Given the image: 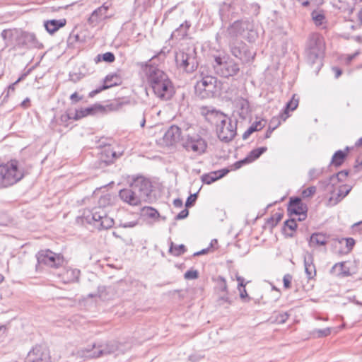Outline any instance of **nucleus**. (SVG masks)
<instances>
[{
	"label": "nucleus",
	"mask_w": 362,
	"mask_h": 362,
	"mask_svg": "<svg viewBox=\"0 0 362 362\" xmlns=\"http://www.w3.org/2000/svg\"><path fill=\"white\" fill-rule=\"evenodd\" d=\"M296 95H293L291 99L286 104L284 112L281 113L280 117L284 120L288 117V111L295 110L298 105V98H296Z\"/></svg>",
	"instance_id": "32"
},
{
	"label": "nucleus",
	"mask_w": 362,
	"mask_h": 362,
	"mask_svg": "<svg viewBox=\"0 0 362 362\" xmlns=\"http://www.w3.org/2000/svg\"><path fill=\"white\" fill-rule=\"evenodd\" d=\"M325 49L322 36L314 33L309 35L305 49V58L306 62L317 74L322 68V58Z\"/></svg>",
	"instance_id": "2"
},
{
	"label": "nucleus",
	"mask_w": 362,
	"mask_h": 362,
	"mask_svg": "<svg viewBox=\"0 0 362 362\" xmlns=\"http://www.w3.org/2000/svg\"><path fill=\"white\" fill-rule=\"evenodd\" d=\"M287 211L289 216H298L299 221L307 218L308 206L298 197H291L288 204Z\"/></svg>",
	"instance_id": "11"
},
{
	"label": "nucleus",
	"mask_w": 362,
	"mask_h": 362,
	"mask_svg": "<svg viewBox=\"0 0 362 362\" xmlns=\"http://www.w3.org/2000/svg\"><path fill=\"white\" fill-rule=\"evenodd\" d=\"M201 179L204 184L210 185L218 180V177H217V173L215 171H212L209 173L202 175Z\"/></svg>",
	"instance_id": "40"
},
{
	"label": "nucleus",
	"mask_w": 362,
	"mask_h": 362,
	"mask_svg": "<svg viewBox=\"0 0 362 362\" xmlns=\"http://www.w3.org/2000/svg\"><path fill=\"white\" fill-rule=\"evenodd\" d=\"M342 240L346 241V245L348 249V251H351L355 245L354 239L352 238H343Z\"/></svg>",
	"instance_id": "55"
},
{
	"label": "nucleus",
	"mask_w": 362,
	"mask_h": 362,
	"mask_svg": "<svg viewBox=\"0 0 362 362\" xmlns=\"http://www.w3.org/2000/svg\"><path fill=\"white\" fill-rule=\"evenodd\" d=\"M288 314L286 312L279 313L276 315L275 320L279 324H283L288 320Z\"/></svg>",
	"instance_id": "53"
},
{
	"label": "nucleus",
	"mask_w": 362,
	"mask_h": 362,
	"mask_svg": "<svg viewBox=\"0 0 362 362\" xmlns=\"http://www.w3.org/2000/svg\"><path fill=\"white\" fill-rule=\"evenodd\" d=\"M104 110V107L99 104H95L86 108L76 110L74 112V120H78L88 115H95L97 112H103Z\"/></svg>",
	"instance_id": "25"
},
{
	"label": "nucleus",
	"mask_w": 362,
	"mask_h": 362,
	"mask_svg": "<svg viewBox=\"0 0 362 362\" xmlns=\"http://www.w3.org/2000/svg\"><path fill=\"white\" fill-rule=\"evenodd\" d=\"M109 8H110V6L107 5L106 3H105L101 6L95 9L92 12L89 18L88 19V23L95 25L100 21L107 18V12L108 11Z\"/></svg>",
	"instance_id": "24"
},
{
	"label": "nucleus",
	"mask_w": 362,
	"mask_h": 362,
	"mask_svg": "<svg viewBox=\"0 0 362 362\" xmlns=\"http://www.w3.org/2000/svg\"><path fill=\"white\" fill-rule=\"evenodd\" d=\"M186 252V247L183 244L175 245L172 242L169 249V252L175 256H180Z\"/></svg>",
	"instance_id": "39"
},
{
	"label": "nucleus",
	"mask_w": 362,
	"mask_h": 362,
	"mask_svg": "<svg viewBox=\"0 0 362 362\" xmlns=\"http://www.w3.org/2000/svg\"><path fill=\"white\" fill-rule=\"evenodd\" d=\"M137 225L136 221H129V222H124L122 223L120 226L122 228H133Z\"/></svg>",
	"instance_id": "63"
},
{
	"label": "nucleus",
	"mask_w": 362,
	"mask_h": 362,
	"mask_svg": "<svg viewBox=\"0 0 362 362\" xmlns=\"http://www.w3.org/2000/svg\"><path fill=\"white\" fill-rule=\"evenodd\" d=\"M267 148L265 146L255 148L246 156V160H247L249 163H250L259 158L264 152L267 151Z\"/></svg>",
	"instance_id": "35"
},
{
	"label": "nucleus",
	"mask_w": 362,
	"mask_h": 362,
	"mask_svg": "<svg viewBox=\"0 0 362 362\" xmlns=\"http://www.w3.org/2000/svg\"><path fill=\"white\" fill-rule=\"evenodd\" d=\"M152 89L158 98L165 101L170 100L175 93L174 87L169 78L154 86Z\"/></svg>",
	"instance_id": "12"
},
{
	"label": "nucleus",
	"mask_w": 362,
	"mask_h": 362,
	"mask_svg": "<svg viewBox=\"0 0 362 362\" xmlns=\"http://www.w3.org/2000/svg\"><path fill=\"white\" fill-rule=\"evenodd\" d=\"M95 60L96 62H99L101 60H103L107 63H112V62H115V57L112 52H107L103 54L97 55Z\"/></svg>",
	"instance_id": "42"
},
{
	"label": "nucleus",
	"mask_w": 362,
	"mask_h": 362,
	"mask_svg": "<svg viewBox=\"0 0 362 362\" xmlns=\"http://www.w3.org/2000/svg\"><path fill=\"white\" fill-rule=\"evenodd\" d=\"M216 281H217V285H218V290L221 292L227 293V291H228V286H227V283H226V279L224 277L221 276H218L217 277Z\"/></svg>",
	"instance_id": "44"
},
{
	"label": "nucleus",
	"mask_w": 362,
	"mask_h": 362,
	"mask_svg": "<svg viewBox=\"0 0 362 362\" xmlns=\"http://www.w3.org/2000/svg\"><path fill=\"white\" fill-rule=\"evenodd\" d=\"M119 343L117 341H109L105 344H93L92 348L86 349L87 353H90L88 356L90 358H100L101 356L113 354L119 349Z\"/></svg>",
	"instance_id": "9"
},
{
	"label": "nucleus",
	"mask_w": 362,
	"mask_h": 362,
	"mask_svg": "<svg viewBox=\"0 0 362 362\" xmlns=\"http://www.w3.org/2000/svg\"><path fill=\"white\" fill-rule=\"evenodd\" d=\"M345 150V151L341 150L337 151L332 156L331 164L335 167L341 166L347 156V152L349 148L346 147Z\"/></svg>",
	"instance_id": "31"
},
{
	"label": "nucleus",
	"mask_w": 362,
	"mask_h": 362,
	"mask_svg": "<svg viewBox=\"0 0 362 362\" xmlns=\"http://www.w3.org/2000/svg\"><path fill=\"white\" fill-rule=\"evenodd\" d=\"M323 173V169L312 168L308 172V176L310 180H315L319 177Z\"/></svg>",
	"instance_id": "48"
},
{
	"label": "nucleus",
	"mask_w": 362,
	"mask_h": 362,
	"mask_svg": "<svg viewBox=\"0 0 362 362\" xmlns=\"http://www.w3.org/2000/svg\"><path fill=\"white\" fill-rule=\"evenodd\" d=\"M318 337H327L330 334L331 329L329 328H325L322 329H318L317 331Z\"/></svg>",
	"instance_id": "58"
},
{
	"label": "nucleus",
	"mask_w": 362,
	"mask_h": 362,
	"mask_svg": "<svg viewBox=\"0 0 362 362\" xmlns=\"http://www.w3.org/2000/svg\"><path fill=\"white\" fill-rule=\"evenodd\" d=\"M351 187L347 185H341L339 187L338 189V192L337 193V197H335V202L337 204L339 201H341L344 197H345L351 191Z\"/></svg>",
	"instance_id": "38"
},
{
	"label": "nucleus",
	"mask_w": 362,
	"mask_h": 362,
	"mask_svg": "<svg viewBox=\"0 0 362 362\" xmlns=\"http://www.w3.org/2000/svg\"><path fill=\"white\" fill-rule=\"evenodd\" d=\"M122 81L119 76L117 74H108L105 76V78L103 80V85L100 86L99 88L92 90L89 93V97L93 98L98 93H100L101 91L108 89L111 87L118 86L121 84Z\"/></svg>",
	"instance_id": "17"
},
{
	"label": "nucleus",
	"mask_w": 362,
	"mask_h": 362,
	"mask_svg": "<svg viewBox=\"0 0 362 362\" xmlns=\"http://www.w3.org/2000/svg\"><path fill=\"white\" fill-rule=\"evenodd\" d=\"M266 124V121L259 120L255 122L243 134V139L246 140L255 132L262 129Z\"/></svg>",
	"instance_id": "34"
},
{
	"label": "nucleus",
	"mask_w": 362,
	"mask_h": 362,
	"mask_svg": "<svg viewBox=\"0 0 362 362\" xmlns=\"http://www.w3.org/2000/svg\"><path fill=\"white\" fill-rule=\"evenodd\" d=\"M177 66L187 73L194 72L198 67L196 48L188 47L177 52L175 55Z\"/></svg>",
	"instance_id": "5"
},
{
	"label": "nucleus",
	"mask_w": 362,
	"mask_h": 362,
	"mask_svg": "<svg viewBox=\"0 0 362 362\" xmlns=\"http://www.w3.org/2000/svg\"><path fill=\"white\" fill-rule=\"evenodd\" d=\"M275 222L273 223V225H277L278 223L283 218V214L282 213H275L274 215L272 216Z\"/></svg>",
	"instance_id": "64"
},
{
	"label": "nucleus",
	"mask_w": 362,
	"mask_h": 362,
	"mask_svg": "<svg viewBox=\"0 0 362 362\" xmlns=\"http://www.w3.org/2000/svg\"><path fill=\"white\" fill-rule=\"evenodd\" d=\"M70 119L74 120V112H66L64 114L62 115L60 117V121L62 124H64V126L67 127L68 124H66L68 121Z\"/></svg>",
	"instance_id": "47"
},
{
	"label": "nucleus",
	"mask_w": 362,
	"mask_h": 362,
	"mask_svg": "<svg viewBox=\"0 0 362 362\" xmlns=\"http://www.w3.org/2000/svg\"><path fill=\"white\" fill-rule=\"evenodd\" d=\"M349 175L348 170H341L339 173L332 175L329 178L325 180V181L321 182L322 184L325 185V189L327 192H331L332 194H334L333 189L334 186L339 182L343 181V180L346 177Z\"/></svg>",
	"instance_id": "22"
},
{
	"label": "nucleus",
	"mask_w": 362,
	"mask_h": 362,
	"mask_svg": "<svg viewBox=\"0 0 362 362\" xmlns=\"http://www.w3.org/2000/svg\"><path fill=\"white\" fill-rule=\"evenodd\" d=\"M223 83L216 78V81L209 83L198 96L202 99L216 97L221 94Z\"/></svg>",
	"instance_id": "18"
},
{
	"label": "nucleus",
	"mask_w": 362,
	"mask_h": 362,
	"mask_svg": "<svg viewBox=\"0 0 362 362\" xmlns=\"http://www.w3.org/2000/svg\"><path fill=\"white\" fill-rule=\"evenodd\" d=\"M117 158V153L110 146L105 147L101 151L100 153L98 158V167H106L107 165L112 163Z\"/></svg>",
	"instance_id": "20"
},
{
	"label": "nucleus",
	"mask_w": 362,
	"mask_h": 362,
	"mask_svg": "<svg viewBox=\"0 0 362 362\" xmlns=\"http://www.w3.org/2000/svg\"><path fill=\"white\" fill-rule=\"evenodd\" d=\"M24 76L25 75H22L14 83H13L8 87L7 95L15 90V86L23 78Z\"/></svg>",
	"instance_id": "57"
},
{
	"label": "nucleus",
	"mask_w": 362,
	"mask_h": 362,
	"mask_svg": "<svg viewBox=\"0 0 362 362\" xmlns=\"http://www.w3.org/2000/svg\"><path fill=\"white\" fill-rule=\"evenodd\" d=\"M241 108H242V112L240 113V116L243 118V119H245V112H244V110L245 109L246 110H247L248 109V103L247 100H243L242 103H241ZM247 112V111H245Z\"/></svg>",
	"instance_id": "61"
},
{
	"label": "nucleus",
	"mask_w": 362,
	"mask_h": 362,
	"mask_svg": "<svg viewBox=\"0 0 362 362\" xmlns=\"http://www.w3.org/2000/svg\"><path fill=\"white\" fill-rule=\"evenodd\" d=\"M106 212L101 207H94L91 210H88L83 213V218L89 224H93L95 227L96 223L100 222Z\"/></svg>",
	"instance_id": "19"
},
{
	"label": "nucleus",
	"mask_w": 362,
	"mask_h": 362,
	"mask_svg": "<svg viewBox=\"0 0 362 362\" xmlns=\"http://www.w3.org/2000/svg\"><path fill=\"white\" fill-rule=\"evenodd\" d=\"M105 286H99L98 289V293L95 294L90 293L88 295V297L93 298L95 296H99L100 298H103V292L105 291Z\"/></svg>",
	"instance_id": "60"
},
{
	"label": "nucleus",
	"mask_w": 362,
	"mask_h": 362,
	"mask_svg": "<svg viewBox=\"0 0 362 362\" xmlns=\"http://www.w3.org/2000/svg\"><path fill=\"white\" fill-rule=\"evenodd\" d=\"M25 362H50L48 349L43 345H36L28 354Z\"/></svg>",
	"instance_id": "14"
},
{
	"label": "nucleus",
	"mask_w": 362,
	"mask_h": 362,
	"mask_svg": "<svg viewBox=\"0 0 362 362\" xmlns=\"http://www.w3.org/2000/svg\"><path fill=\"white\" fill-rule=\"evenodd\" d=\"M250 27V23L249 21L238 20L230 23L226 30H223V34L227 42L240 41L238 39L239 36H243L246 30L252 31Z\"/></svg>",
	"instance_id": "8"
},
{
	"label": "nucleus",
	"mask_w": 362,
	"mask_h": 362,
	"mask_svg": "<svg viewBox=\"0 0 362 362\" xmlns=\"http://www.w3.org/2000/svg\"><path fill=\"white\" fill-rule=\"evenodd\" d=\"M311 16H312L313 21H314V23L317 26L322 25L325 23V16L322 11H317L316 10H314L311 13Z\"/></svg>",
	"instance_id": "37"
},
{
	"label": "nucleus",
	"mask_w": 362,
	"mask_h": 362,
	"mask_svg": "<svg viewBox=\"0 0 362 362\" xmlns=\"http://www.w3.org/2000/svg\"><path fill=\"white\" fill-rule=\"evenodd\" d=\"M197 194L198 192L194 193L193 194H190V196L187 197V201L185 202L186 208L191 207L195 204L196 200L197 199Z\"/></svg>",
	"instance_id": "51"
},
{
	"label": "nucleus",
	"mask_w": 362,
	"mask_h": 362,
	"mask_svg": "<svg viewBox=\"0 0 362 362\" xmlns=\"http://www.w3.org/2000/svg\"><path fill=\"white\" fill-rule=\"evenodd\" d=\"M184 277L185 279H196L199 277V272L197 270L189 269L185 273Z\"/></svg>",
	"instance_id": "49"
},
{
	"label": "nucleus",
	"mask_w": 362,
	"mask_h": 362,
	"mask_svg": "<svg viewBox=\"0 0 362 362\" xmlns=\"http://www.w3.org/2000/svg\"><path fill=\"white\" fill-rule=\"evenodd\" d=\"M217 173V177H218V180L226 175L229 170L227 168H223L217 171H215Z\"/></svg>",
	"instance_id": "62"
},
{
	"label": "nucleus",
	"mask_w": 362,
	"mask_h": 362,
	"mask_svg": "<svg viewBox=\"0 0 362 362\" xmlns=\"http://www.w3.org/2000/svg\"><path fill=\"white\" fill-rule=\"evenodd\" d=\"M113 225H114L113 218L107 216V214L105 213V216H103L101 221L100 222H98V223H96L95 228H97L98 230L109 229L111 227H112Z\"/></svg>",
	"instance_id": "36"
},
{
	"label": "nucleus",
	"mask_w": 362,
	"mask_h": 362,
	"mask_svg": "<svg viewBox=\"0 0 362 362\" xmlns=\"http://www.w3.org/2000/svg\"><path fill=\"white\" fill-rule=\"evenodd\" d=\"M297 223L295 218H290L284 222V230L286 233V228H288L292 232L295 231L297 228Z\"/></svg>",
	"instance_id": "46"
},
{
	"label": "nucleus",
	"mask_w": 362,
	"mask_h": 362,
	"mask_svg": "<svg viewBox=\"0 0 362 362\" xmlns=\"http://www.w3.org/2000/svg\"><path fill=\"white\" fill-rule=\"evenodd\" d=\"M217 303L219 305H223L225 303L228 305H231L233 303V300L228 295V292L223 293V295H220L217 299Z\"/></svg>",
	"instance_id": "43"
},
{
	"label": "nucleus",
	"mask_w": 362,
	"mask_h": 362,
	"mask_svg": "<svg viewBox=\"0 0 362 362\" xmlns=\"http://www.w3.org/2000/svg\"><path fill=\"white\" fill-rule=\"evenodd\" d=\"M339 268V273L344 276H348L350 275L349 269L345 267V262L336 263L332 269Z\"/></svg>",
	"instance_id": "45"
},
{
	"label": "nucleus",
	"mask_w": 362,
	"mask_h": 362,
	"mask_svg": "<svg viewBox=\"0 0 362 362\" xmlns=\"http://www.w3.org/2000/svg\"><path fill=\"white\" fill-rule=\"evenodd\" d=\"M292 281V276L291 274H285L283 278L284 286L286 288H289L291 287Z\"/></svg>",
	"instance_id": "54"
},
{
	"label": "nucleus",
	"mask_w": 362,
	"mask_h": 362,
	"mask_svg": "<svg viewBox=\"0 0 362 362\" xmlns=\"http://www.w3.org/2000/svg\"><path fill=\"white\" fill-rule=\"evenodd\" d=\"M148 81L151 87L163 82L168 78V75L156 66H150L146 69Z\"/></svg>",
	"instance_id": "16"
},
{
	"label": "nucleus",
	"mask_w": 362,
	"mask_h": 362,
	"mask_svg": "<svg viewBox=\"0 0 362 362\" xmlns=\"http://www.w3.org/2000/svg\"><path fill=\"white\" fill-rule=\"evenodd\" d=\"M212 66L215 74L223 78L235 76L240 71L239 64L227 54L215 56Z\"/></svg>",
	"instance_id": "3"
},
{
	"label": "nucleus",
	"mask_w": 362,
	"mask_h": 362,
	"mask_svg": "<svg viewBox=\"0 0 362 362\" xmlns=\"http://www.w3.org/2000/svg\"><path fill=\"white\" fill-rule=\"evenodd\" d=\"M190 26V23L186 21L173 32L171 37L179 40L184 39L187 35Z\"/></svg>",
	"instance_id": "29"
},
{
	"label": "nucleus",
	"mask_w": 362,
	"mask_h": 362,
	"mask_svg": "<svg viewBox=\"0 0 362 362\" xmlns=\"http://www.w3.org/2000/svg\"><path fill=\"white\" fill-rule=\"evenodd\" d=\"M316 192V187L315 186H311L305 189L302 192V195L304 198L310 197Z\"/></svg>",
	"instance_id": "50"
},
{
	"label": "nucleus",
	"mask_w": 362,
	"mask_h": 362,
	"mask_svg": "<svg viewBox=\"0 0 362 362\" xmlns=\"http://www.w3.org/2000/svg\"><path fill=\"white\" fill-rule=\"evenodd\" d=\"M189 215V211L188 209L186 208L183 210H182L176 216H175V220H181V219H184L185 218H187Z\"/></svg>",
	"instance_id": "56"
},
{
	"label": "nucleus",
	"mask_w": 362,
	"mask_h": 362,
	"mask_svg": "<svg viewBox=\"0 0 362 362\" xmlns=\"http://www.w3.org/2000/svg\"><path fill=\"white\" fill-rule=\"evenodd\" d=\"M23 176V171L18 168V162L16 160L0 165V188L17 183Z\"/></svg>",
	"instance_id": "4"
},
{
	"label": "nucleus",
	"mask_w": 362,
	"mask_h": 362,
	"mask_svg": "<svg viewBox=\"0 0 362 362\" xmlns=\"http://www.w3.org/2000/svg\"><path fill=\"white\" fill-rule=\"evenodd\" d=\"M81 272L77 269H67L61 274L63 281L65 284L78 281Z\"/></svg>",
	"instance_id": "28"
},
{
	"label": "nucleus",
	"mask_w": 362,
	"mask_h": 362,
	"mask_svg": "<svg viewBox=\"0 0 362 362\" xmlns=\"http://www.w3.org/2000/svg\"><path fill=\"white\" fill-rule=\"evenodd\" d=\"M83 99V96L78 95L77 92L74 93L70 96V100L73 104H75Z\"/></svg>",
	"instance_id": "59"
},
{
	"label": "nucleus",
	"mask_w": 362,
	"mask_h": 362,
	"mask_svg": "<svg viewBox=\"0 0 362 362\" xmlns=\"http://www.w3.org/2000/svg\"><path fill=\"white\" fill-rule=\"evenodd\" d=\"M142 214L144 216H146L151 218H158L160 217V214L158 211L153 207L151 206H145L142 209Z\"/></svg>",
	"instance_id": "41"
},
{
	"label": "nucleus",
	"mask_w": 362,
	"mask_h": 362,
	"mask_svg": "<svg viewBox=\"0 0 362 362\" xmlns=\"http://www.w3.org/2000/svg\"><path fill=\"white\" fill-rule=\"evenodd\" d=\"M151 181L144 176L132 178L129 187L119 192L120 199L131 206L141 205L142 202H150L152 192Z\"/></svg>",
	"instance_id": "1"
},
{
	"label": "nucleus",
	"mask_w": 362,
	"mask_h": 362,
	"mask_svg": "<svg viewBox=\"0 0 362 362\" xmlns=\"http://www.w3.org/2000/svg\"><path fill=\"white\" fill-rule=\"evenodd\" d=\"M18 42L22 46L29 49L42 47V45L39 42L35 35L33 33L23 32L18 38Z\"/></svg>",
	"instance_id": "21"
},
{
	"label": "nucleus",
	"mask_w": 362,
	"mask_h": 362,
	"mask_svg": "<svg viewBox=\"0 0 362 362\" xmlns=\"http://www.w3.org/2000/svg\"><path fill=\"white\" fill-rule=\"evenodd\" d=\"M66 23V20L65 18H62L59 20L52 19L45 21L44 22V26L45 30L49 34H54L61 28H63Z\"/></svg>",
	"instance_id": "26"
},
{
	"label": "nucleus",
	"mask_w": 362,
	"mask_h": 362,
	"mask_svg": "<svg viewBox=\"0 0 362 362\" xmlns=\"http://www.w3.org/2000/svg\"><path fill=\"white\" fill-rule=\"evenodd\" d=\"M201 113L209 122L216 126V129L218 124H222L226 120H228L229 118L227 115L212 107H202L201 108Z\"/></svg>",
	"instance_id": "13"
},
{
	"label": "nucleus",
	"mask_w": 362,
	"mask_h": 362,
	"mask_svg": "<svg viewBox=\"0 0 362 362\" xmlns=\"http://www.w3.org/2000/svg\"><path fill=\"white\" fill-rule=\"evenodd\" d=\"M182 127L172 125L164 134L163 140L167 145H173L180 139Z\"/></svg>",
	"instance_id": "23"
},
{
	"label": "nucleus",
	"mask_w": 362,
	"mask_h": 362,
	"mask_svg": "<svg viewBox=\"0 0 362 362\" xmlns=\"http://www.w3.org/2000/svg\"><path fill=\"white\" fill-rule=\"evenodd\" d=\"M36 257L38 264L47 265L51 267H57L62 262L59 255L49 250L40 251Z\"/></svg>",
	"instance_id": "15"
},
{
	"label": "nucleus",
	"mask_w": 362,
	"mask_h": 362,
	"mask_svg": "<svg viewBox=\"0 0 362 362\" xmlns=\"http://www.w3.org/2000/svg\"><path fill=\"white\" fill-rule=\"evenodd\" d=\"M181 144L187 151H192L198 155L205 153L207 148L205 139L196 133L182 136Z\"/></svg>",
	"instance_id": "6"
},
{
	"label": "nucleus",
	"mask_w": 362,
	"mask_h": 362,
	"mask_svg": "<svg viewBox=\"0 0 362 362\" xmlns=\"http://www.w3.org/2000/svg\"><path fill=\"white\" fill-rule=\"evenodd\" d=\"M210 81H216V77L212 76H206L203 77L200 81H197L194 86L196 94L198 95L201 92H202L206 88V87L209 85Z\"/></svg>",
	"instance_id": "33"
},
{
	"label": "nucleus",
	"mask_w": 362,
	"mask_h": 362,
	"mask_svg": "<svg viewBox=\"0 0 362 362\" xmlns=\"http://www.w3.org/2000/svg\"><path fill=\"white\" fill-rule=\"evenodd\" d=\"M240 291V298L244 302L248 303L250 301L251 298L247 295L245 287L238 288Z\"/></svg>",
	"instance_id": "52"
},
{
	"label": "nucleus",
	"mask_w": 362,
	"mask_h": 362,
	"mask_svg": "<svg viewBox=\"0 0 362 362\" xmlns=\"http://www.w3.org/2000/svg\"><path fill=\"white\" fill-rule=\"evenodd\" d=\"M305 272L308 279H312L316 275L315 266L313 263V256L310 253H307L304 256Z\"/></svg>",
	"instance_id": "27"
},
{
	"label": "nucleus",
	"mask_w": 362,
	"mask_h": 362,
	"mask_svg": "<svg viewBox=\"0 0 362 362\" xmlns=\"http://www.w3.org/2000/svg\"><path fill=\"white\" fill-rule=\"evenodd\" d=\"M329 237L320 233H313L309 240L310 246L325 245L328 242Z\"/></svg>",
	"instance_id": "30"
},
{
	"label": "nucleus",
	"mask_w": 362,
	"mask_h": 362,
	"mask_svg": "<svg viewBox=\"0 0 362 362\" xmlns=\"http://www.w3.org/2000/svg\"><path fill=\"white\" fill-rule=\"evenodd\" d=\"M218 139L225 143L232 141L237 134V120L232 121L230 118L222 124L218 125L216 129Z\"/></svg>",
	"instance_id": "10"
},
{
	"label": "nucleus",
	"mask_w": 362,
	"mask_h": 362,
	"mask_svg": "<svg viewBox=\"0 0 362 362\" xmlns=\"http://www.w3.org/2000/svg\"><path fill=\"white\" fill-rule=\"evenodd\" d=\"M228 44L231 54L243 64L249 63L254 59L255 53L251 52L249 46L243 40L232 41Z\"/></svg>",
	"instance_id": "7"
}]
</instances>
